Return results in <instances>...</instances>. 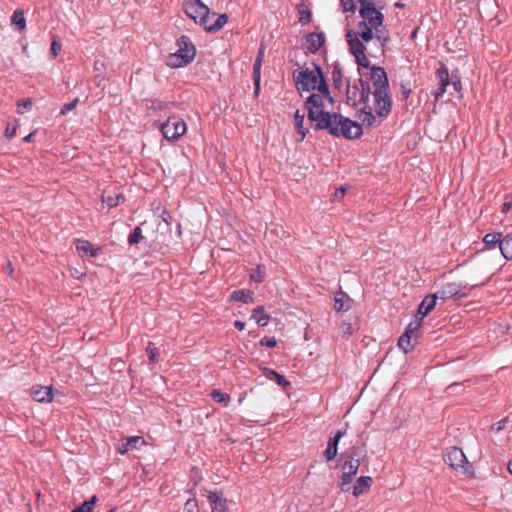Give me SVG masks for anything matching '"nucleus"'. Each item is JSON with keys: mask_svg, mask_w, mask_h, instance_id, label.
<instances>
[{"mask_svg": "<svg viewBox=\"0 0 512 512\" xmlns=\"http://www.w3.org/2000/svg\"><path fill=\"white\" fill-rule=\"evenodd\" d=\"M500 252L506 260H512V228L502 233V241H500Z\"/></svg>", "mask_w": 512, "mask_h": 512, "instance_id": "obj_22", "label": "nucleus"}, {"mask_svg": "<svg viewBox=\"0 0 512 512\" xmlns=\"http://www.w3.org/2000/svg\"><path fill=\"white\" fill-rule=\"evenodd\" d=\"M261 67H262V62H259V61H254V64H253V80H258V79H261Z\"/></svg>", "mask_w": 512, "mask_h": 512, "instance_id": "obj_56", "label": "nucleus"}, {"mask_svg": "<svg viewBox=\"0 0 512 512\" xmlns=\"http://www.w3.org/2000/svg\"><path fill=\"white\" fill-rule=\"evenodd\" d=\"M184 512H199L198 502L195 498H190L186 501Z\"/></svg>", "mask_w": 512, "mask_h": 512, "instance_id": "obj_46", "label": "nucleus"}, {"mask_svg": "<svg viewBox=\"0 0 512 512\" xmlns=\"http://www.w3.org/2000/svg\"><path fill=\"white\" fill-rule=\"evenodd\" d=\"M313 68L304 67L293 71V79L298 92H312L317 90L322 95H327L329 101H333L330 96L328 84L325 80L321 67L312 63Z\"/></svg>", "mask_w": 512, "mask_h": 512, "instance_id": "obj_1", "label": "nucleus"}, {"mask_svg": "<svg viewBox=\"0 0 512 512\" xmlns=\"http://www.w3.org/2000/svg\"><path fill=\"white\" fill-rule=\"evenodd\" d=\"M124 200V197L122 194H115V195H108L102 196V201L107 204L108 207L113 208L120 204L121 201Z\"/></svg>", "mask_w": 512, "mask_h": 512, "instance_id": "obj_38", "label": "nucleus"}, {"mask_svg": "<svg viewBox=\"0 0 512 512\" xmlns=\"http://www.w3.org/2000/svg\"><path fill=\"white\" fill-rule=\"evenodd\" d=\"M373 29L374 27L370 26V29L366 30H357V37L361 38L360 40L363 42H369L373 39Z\"/></svg>", "mask_w": 512, "mask_h": 512, "instance_id": "obj_44", "label": "nucleus"}, {"mask_svg": "<svg viewBox=\"0 0 512 512\" xmlns=\"http://www.w3.org/2000/svg\"><path fill=\"white\" fill-rule=\"evenodd\" d=\"M500 241H502L501 232L487 233L483 238V242L488 249H495L496 247L500 249Z\"/></svg>", "mask_w": 512, "mask_h": 512, "instance_id": "obj_27", "label": "nucleus"}, {"mask_svg": "<svg viewBox=\"0 0 512 512\" xmlns=\"http://www.w3.org/2000/svg\"><path fill=\"white\" fill-rule=\"evenodd\" d=\"M304 114H300L297 110L294 114V124L297 130V133L301 135L299 141H303L308 133V129L304 127Z\"/></svg>", "mask_w": 512, "mask_h": 512, "instance_id": "obj_30", "label": "nucleus"}, {"mask_svg": "<svg viewBox=\"0 0 512 512\" xmlns=\"http://www.w3.org/2000/svg\"><path fill=\"white\" fill-rule=\"evenodd\" d=\"M370 80L372 81L374 91L379 89L382 91L388 90L389 80L386 71L380 66H372L370 68Z\"/></svg>", "mask_w": 512, "mask_h": 512, "instance_id": "obj_9", "label": "nucleus"}, {"mask_svg": "<svg viewBox=\"0 0 512 512\" xmlns=\"http://www.w3.org/2000/svg\"><path fill=\"white\" fill-rule=\"evenodd\" d=\"M318 130H327L331 135L346 139H358L363 134L362 125L338 113H331Z\"/></svg>", "mask_w": 512, "mask_h": 512, "instance_id": "obj_2", "label": "nucleus"}, {"mask_svg": "<svg viewBox=\"0 0 512 512\" xmlns=\"http://www.w3.org/2000/svg\"><path fill=\"white\" fill-rule=\"evenodd\" d=\"M127 445L132 449H140L146 444L145 439L142 436H131L127 438Z\"/></svg>", "mask_w": 512, "mask_h": 512, "instance_id": "obj_42", "label": "nucleus"}, {"mask_svg": "<svg viewBox=\"0 0 512 512\" xmlns=\"http://www.w3.org/2000/svg\"><path fill=\"white\" fill-rule=\"evenodd\" d=\"M178 50L176 51L178 54L182 55H191V61L195 58L196 48L193 45L190 37L186 35H182L177 40Z\"/></svg>", "mask_w": 512, "mask_h": 512, "instance_id": "obj_17", "label": "nucleus"}, {"mask_svg": "<svg viewBox=\"0 0 512 512\" xmlns=\"http://www.w3.org/2000/svg\"><path fill=\"white\" fill-rule=\"evenodd\" d=\"M11 22L12 24L15 25L17 30H24L26 28V19L24 17V12L20 9L15 10L11 17Z\"/></svg>", "mask_w": 512, "mask_h": 512, "instance_id": "obj_33", "label": "nucleus"}, {"mask_svg": "<svg viewBox=\"0 0 512 512\" xmlns=\"http://www.w3.org/2000/svg\"><path fill=\"white\" fill-rule=\"evenodd\" d=\"M372 111L373 108L367 104L363 105V107L356 112V117L362 122L361 125L371 127L376 123L378 116L374 115Z\"/></svg>", "mask_w": 512, "mask_h": 512, "instance_id": "obj_16", "label": "nucleus"}, {"mask_svg": "<svg viewBox=\"0 0 512 512\" xmlns=\"http://www.w3.org/2000/svg\"><path fill=\"white\" fill-rule=\"evenodd\" d=\"M372 478L370 476L359 477L353 486V495L358 497L366 493L372 485Z\"/></svg>", "mask_w": 512, "mask_h": 512, "instance_id": "obj_25", "label": "nucleus"}, {"mask_svg": "<svg viewBox=\"0 0 512 512\" xmlns=\"http://www.w3.org/2000/svg\"><path fill=\"white\" fill-rule=\"evenodd\" d=\"M161 218H162V220H163L167 225H170V224H171L172 216L170 215V213H169L167 210H163V212H162V214H161Z\"/></svg>", "mask_w": 512, "mask_h": 512, "instance_id": "obj_61", "label": "nucleus"}, {"mask_svg": "<svg viewBox=\"0 0 512 512\" xmlns=\"http://www.w3.org/2000/svg\"><path fill=\"white\" fill-rule=\"evenodd\" d=\"M163 137L168 141L178 140L186 133L185 121L179 115H171L159 125Z\"/></svg>", "mask_w": 512, "mask_h": 512, "instance_id": "obj_5", "label": "nucleus"}, {"mask_svg": "<svg viewBox=\"0 0 512 512\" xmlns=\"http://www.w3.org/2000/svg\"><path fill=\"white\" fill-rule=\"evenodd\" d=\"M401 96L404 100H407L411 94L410 82L402 81L400 84Z\"/></svg>", "mask_w": 512, "mask_h": 512, "instance_id": "obj_48", "label": "nucleus"}, {"mask_svg": "<svg viewBox=\"0 0 512 512\" xmlns=\"http://www.w3.org/2000/svg\"><path fill=\"white\" fill-rule=\"evenodd\" d=\"M268 372L275 377V381L279 386L285 388L290 385V382L283 375L274 370H268Z\"/></svg>", "mask_w": 512, "mask_h": 512, "instance_id": "obj_45", "label": "nucleus"}, {"mask_svg": "<svg viewBox=\"0 0 512 512\" xmlns=\"http://www.w3.org/2000/svg\"><path fill=\"white\" fill-rule=\"evenodd\" d=\"M331 74L334 88L340 90L343 85V72L339 63L333 65Z\"/></svg>", "mask_w": 512, "mask_h": 512, "instance_id": "obj_31", "label": "nucleus"}, {"mask_svg": "<svg viewBox=\"0 0 512 512\" xmlns=\"http://www.w3.org/2000/svg\"><path fill=\"white\" fill-rule=\"evenodd\" d=\"M306 47L310 53H316L325 42L323 33H309L305 37Z\"/></svg>", "mask_w": 512, "mask_h": 512, "instance_id": "obj_18", "label": "nucleus"}, {"mask_svg": "<svg viewBox=\"0 0 512 512\" xmlns=\"http://www.w3.org/2000/svg\"><path fill=\"white\" fill-rule=\"evenodd\" d=\"M211 398L219 403L228 404L230 401V396L227 393H223L218 389H214L210 393Z\"/></svg>", "mask_w": 512, "mask_h": 512, "instance_id": "obj_41", "label": "nucleus"}, {"mask_svg": "<svg viewBox=\"0 0 512 512\" xmlns=\"http://www.w3.org/2000/svg\"><path fill=\"white\" fill-rule=\"evenodd\" d=\"M364 456L362 449L355 448L343 464L342 470L356 475L360 466V460Z\"/></svg>", "mask_w": 512, "mask_h": 512, "instance_id": "obj_12", "label": "nucleus"}, {"mask_svg": "<svg viewBox=\"0 0 512 512\" xmlns=\"http://www.w3.org/2000/svg\"><path fill=\"white\" fill-rule=\"evenodd\" d=\"M251 318L254 319L258 326L265 327L270 321V316L265 313L264 306H258L252 311Z\"/></svg>", "mask_w": 512, "mask_h": 512, "instance_id": "obj_26", "label": "nucleus"}, {"mask_svg": "<svg viewBox=\"0 0 512 512\" xmlns=\"http://www.w3.org/2000/svg\"><path fill=\"white\" fill-rule=\"evenodd\" d=\"M265 268L262 265H258L255 269H252L250 273V280L255 283H262L264 281Z\"/></svg>", "mask_w": 512, "mask_h": 512, "instance_id": "obj_37", "label": "nucleus"}, {"mask_svg": "<svg viewBox=\"0 0 512 512\" xmlns=\"http://www.w3.org/2000/svg\"><path fill=\"white\" fill-rule=\"evenodd\" d=\"M208 501L210 503L212 512H228L227 500L223 498L221 492H209Z\"/></svg>", "mask_w": 512, "mask_h": 512, "instance_id": "obj_15", "label": "nucleus"}, {"mask_svg": "<svg viewBox=\"0 0 512 512\" xmlns=\"http://www.w3.org/2000/svg\"><path fill=\"white\" fill-rule=\"evenodd\" d=\"M230 300L248 303L252 300V292L250 290H235L230 295Z\"/></svg>", "mask_w": 512, "mask_h": 512, "instance_id": "obj_32", "label": "nucleus"}, {"mask_svg": "<svg viewBox=\"0 0 512 512\" xmlns=\"http://www.w3.org/2000/svg\"><path fill=\"white\" fill-rule=\"evenodd\" d=\"M359 88H360V102L362 105L369 104V99L371 93L370 83L363 78H359Z\"/></svg>", "mask_w": 512, "mask_h": 512, "instance_id": "obj_28", "label": "nucleus"}, {"mask_svg": "<svg viewBox=\"0 0 512 512\" xmlns=\"http://www.w3.org/2000/svg\"><path fill=\"white\" fill-rule=\"evenodd\" d=\"M437 299L438 297L436 294H429L422 300L417 312V315H420L421 320L434 309Z\"/></svg>", "mask_w": 512, "mask_h": 512, "instance_id": "obj_21", "label": "nucleus"}, {"mask_svg": "<svg viewBox=\"0 0 512 512\" xmlns=\"http://www.w3.org/2000/svg\"><path fill=\"white\" fill-rule=\"evenodd\" d=\"M170 106H173L172 102L162 101V100H153L151 101V105L148 106L149 111H163L169 109Z\"/></svg>", "mask_w": 512, "mask_h": 512, "instance_id": "obj_39", "label": "nucleus"}, {"mask_svg": "<svg viewBox=\"0 0 512 512\" xmlns=\"http://www.w3.org/2000/svg\"><path fill=\"white\" fill-rule=\"evenodd\" d=\"M105 70V64L104 62L100 60H96L94 62V71L96 72L95 77H102L103 71Z\"/></svg>", "mask_w": 512, "mask_h": 512, "instance_id": "obj_55", "label": "nucleus"}, {"mask_svg": "<svg viewBox=\"0 0 512 512\" xmlns=\"http://www.w3.org/2000/svg\"><path fill=\"white\" fill-rule=\"evenodd\" d=\"M354 57H355V61H356L358 66H361V67H364V68H368L369 67L370 63H369L368 59L366 58L365 52L364 53L355 54Z\"/></svg>", "mask_w": 512, "mask_h": 512, "instance_id": "obj_50", "label": "nucleus"}, {"mask_svg": "<svg viewBox=\"0 0 512 512\" xmlns=\"http://www.w3.org/2000/svg\"><path fill=\"white\" fill-rule=\"evenodd\" d=\"M512 209V202L511 201H508L507 199L504 201V203L502 204V207H501V211L503 213H508L510 212Z\"/></svg>", "mask_w": 512, "mask_h": 512, "instance_id": "obj_62", "label": "nucleus"}, {"mask_svg": "<svg viewBox=\"0 0 512 512\" xmlns=\"http://www.w3.org/2000/svg\"><path fill=\"white\" fill-rule=\"evenodd\" d=\"M76 250L81 257L89 256L96 258L100 255L102 248L94 247L88 240L77 239L75 240Z\"/></svg>", "mask_w": 512, "mask_h": 512, "instance_id": "obj_11", "label": "nucleus"}, {"mask_svg": "<svg viewBox=\"0 0 512 512\" xmlns=\"http://www.w3.org/2000/svg\"><path fill=\"white\" fill-rule=\"evenodd\" d=\"M60 50L61 45L56 40H53L50 47L52 58H56Z\"/></svg>", "mask_w": 512, "mask_h": 512, "instance_id": "obj_58", "label": "nucleus"}, {"mask_svg": "<svg viewBox=\"0 0 512 512\" xmlns=\"http://www.w3.org/2000/svg\"><path fill=\"white\" fill-rule=\"evenodd\" d=\"M17 131V126L12 125L11 123L7 124V127L5 129L4 135L5 137L10 140L15 137Z\"/></svg>", "mask_w": 512, "mask_h": 512, "instance_id": "obj_53", "label": "nucleus"}, {"mask_svg": "<svg viewBox=\"0 0 512 512\" xmlns=\"http://www.w3.org/2000/svg\"><path fill=\"white\" fill-rule=\"evenodd\" d=\"M141 239H143L142 229L139 226H136L128 236V243L129 245H135L138 244Z\"/></svg>", "mask_w": 512, "mask_h": 512, "instance_id": "obj_40", "label": "nucleus"}, {"mask_svg": "<svg viewBox=\"0 0 512 512\" xmlns=\"http://www.w3.org/2000/svg\"><path fill=\"white\" fill-rule=\"evenodd\" d=\"M411 336L408 333H403L398 340V347L403 350L404 353H408L413 349L411 345Z\"/></svg>", "mask_w": 512, "mask_h": 512, "instance_id": "obj_35", "label": "nucleus"}, {"mask_svg": "<svg viewBox=\"0 0 512 512\" xmlns=\"http://www.w3.org/2000/svg\"><path fill=\"white\" fill-rule=\"evenodd\" d=\"M359 14L363 21L369 23L375 30L383 24L384 16L376 7H361Z\"/></svg>", "mask_w": 512, "mask_h": 512, "instance_id": "obj_10", "label": "nucleus"}, {"mask_svg": "<svg viewBox=\"0 0 512 512\" xmlns=\"http://www.w3.org/2000/svg\"><path fill=\"white\" fill-rule=\"evenodd\" d=\"M345 433V430H337L335 435L329 438L327 447L323 452V455L327 461H331L336 457L339 441L345 435Z\"/></svg>", "mask_w": 512, "mask_h": 512, "instance_id": "obj_13", "label": "nucleus"}, {"mask_svg": "<svg viewBox=\"0 0 512 512\" xmlns=\"http://www.w3.org/2000/svg\"><path fill=\"white\" fill-rule=\"evenodd\" d=\"M372 96L374 102L373 109L375 110L376 115L381 119L386 118L390 114L392 108V100L388 90L381 91L379 89L378 91H373Z\"/></svg>", "mask_w": 512, "mask_h": 512, "instance_id": "obj_8", "label": "nucleus"}, {"mask_svg": "<svg viewBox=\"0 0 512 512\" xmlns=\"http://www.w3.org/2000/svg\"><path fill=\"white\" fill-rule=\"evenodd\" d=\"M342 471H343V473H342V476H341L340 486H341L342 490H345V486L349 485L352 482V479H353V477L355 475L352 474V473L346 472L344 470H342Z\"/></svg>", "mask_w": 512, "mask_h": 512, "instance_id": "obj_49", "label": "nucleus"}, {"mask_svg": "<svg viewBox=\"0 0 512 512\" xmlns=\"http://www.w3.org/2000/svg\"><path fill=\"white\" fill-rule=\"evenodd\" d=\"M340 4L345 12L356 11V5L353 0H340Z\"/></svg>", "mask_w": 512, "mask_h": 512, "instance_id": "obj_51", "label": "nucleus"}, {"mask_svg": "<svg viewBox=\"0 0 512 512\" xmlns=\"http://www.w3.org/2000/svg\"><path fill=\"white\" fill-rule=\"evenodd\" d=\"M32 398L39 403H50L53 400L51 386H36L31 389Z\"/></svg>", "mask_w": 512, "mask_h": 512, "instance_id": "obj_14", "label": "nucleus"}, {"mask_svg": "<svg viewBox=\"0 0 512 512\" xmlns=\"http://www.w3.org/2000/svg\"><path fill=\"white\" fill-rule=\"evenodd\" d=\"M191 62V55H182L175 52L168 56L166 64L171 68H180L188 65Z\"/></svg>", "mask_w": 512, "mask_h": 512, "instance_id": "obj_23", "label": "nucleus"}, {"mask_svg": "<svg viewBox=\"0 0 512 512\" xmlns=\"http://www.w3.org/2000/svg\"><path fill=\"white\" fill-rule=\"evenodd\" d=\"M347 42L349 45L350 52L355 55L364 53L366 50L363 42L357 37V34L353 30H349L346 34Z\"/></svg>", "mask_w": 512, "mask_h": 512, "instance_id": "obj_20", "label": "nucleus"}, {"mask_svg": "<svg viewBox=\"0 0 512 512\" xmlns=\"http://www.w3.org/2000/svg\"><path fill=\"white\" fill-rule=\"evenodd\" d=\"M478 286L479 284L469 285L468 283L447 282L442 284L435 294L442 300L451 298L462 299L468 296L471 289Z\"/></svg>", "mask_w": 512, "mask_h": 512, "instance_id": "obj_4", "label": "nucleus"}, {"mask_svg": "<svg viewBox=\"0 0 512 512\" xmlns=\"http://www.w3.org/2000/svg\"><path fill=\"white\" fill-rule=\"evenodd\" d=\"M184 11L188 17L195 23L204 27L210 19L209 8L201 0H186L184 2Z\"/></svg>", "mask_w": 512, "mask_h": 512, "instance_id": "obj_6", "label": "nucleus"}, {"mask_svg": "<svg viewBox=\"0 0 512 512\" xmlns=\"http://www.w3.org/2000/svg\"><path fill=\"white\" fill-rule=\"evenodd\" d=\"M79 102V99L78 98H75L73 101L69 102V103H65L61 109H60V115L64 116L66 115L68 112L72 111L73 109L76 108L77 104Z\"/></svg>", "mask_w": 512, "mask_h": 512, "instance_id": "obj_47", "label": "nucleus"}, {"mask_svg": "<svg viewBox=\"0 0 512 512\" xmlns=\"http://www.w3.org/2000/svg\"><path fill=\"white\" fill-rule=\"evenodd\" d=\"M445 92H446V88L439 85L438 89L434 92L435 100L439 101L443 97Z\"/></svg>", "mask_w": 512, "mask_h": 512, "instance_id": "obj_59", "label": "nucleus"}, {"mask_svg": "<svg viewBox=\"0 0 512 512\" xmlns=\"http://www.w3.org/2000/svg\"><path fill=\"white\" fill-rule=\"evenodd\" d=\"M361 7H375L373 0H357Z\"/></svg>", "mask_w": 512, "mask_h": 512, "instance_id": "obj_64", "label": "nucleus"}, {"mask_svg": "<svg viewBox=\"0 0 512 512\" xmlns=\"http://www.w3.org/2000/svg\"><path fill=\"white\" fill-rule=\"evenodd\" d=\"M346 103L347 105L356 108L361 104L360 102V88L358 85H351L350 79L347 80L346 88Z\"/></svg>", "mask_w": 512, "mask_h": 512, "instance_id": "obj_19", "label": "nucleus"}, {"mask_svg": "<svg viewBox=\"0 0 512 512\" xmlns=\"http://www.w3.org/2000/svg\"><path fill=\"white\" fill-rule=\"evenodd\" d=\"M298 13L301 25H306L311 21V11L303 3L298 5Z\"/></svg>", "mask_w": 512, "mask_h": 512, "instance_id": "obj_34", "label": "nucleus"}, {"mask_svg": "<svg viewBox=\"0 0 512 512\" xmlns=\"http://www.w3.org/2000/svg\"><path fill=\"white\" fill-rule=\"evenodd\" d=\"M97 500V496L94 495L91 499L84 501L80 506L76 507L71 512H91Z\"/></svg>", "mask_w": 512, "mask_h": 512, "instance_id": "obj_36", "label": "nucleus"}, {"mask_svg": "<svg viewBox=\"0 0 512 512\" xmlns=\"http://www.w3.org/2000/svg\"><path fill=\"white\" fill-rule=\"evenodd\" d=\"M146 352L149 357V361L152 363L158 362L159 359V351L153 342H149L146 347Z\"/></svg>", "mask_w": 512, "mask_h": 512, "instance_id": "obj_43", "label": "nucleus"}, {"mask_svg": "<svg viewBox=\"0 0 512 512\" xmlns=\"http://www.w3.org/2000/svg\"><path fill=\"white\" fill-rule=\"evenodd\" d=\"M17 106H18V113H22L21 108L30 109L32 107V101L29 98L22 99L18 102Z\"/></svg>", "mask_w": 512, "mask_h": 512, "instance_id": "obj_57", "label": "nucleus"}, {"mask_svg": "<svg viewBox=\"0 0 512 512\" xmlns=\"http://www.w3.org/2000/svg\"><path fill=\"white\" fill-rule=\"evenodd\" d=\"M334 308H335V310L337 312H340V311H343V310H347V308H345V306H344L343 300L342 299H338V298L335 299Z\"/></svg>", "mask_w": 512, "mask_h": 512, "instance_id": "obj_60", "label": "nucleus"}, {"mask_svg": "<svg viewBox=\"0 0 512 512\" xmlns=\"http://www.w3.org/2000/svg\"><path fill=\"white\" fill-rule=\"evenodd\" d=\"M323 97L327 98V95L312 93L305 100L308 119L313 124L315 130H318L331 114L324 110Z\"/></svg>", "mask_w": 512, "mask_h": 512, "instance_id": "obj_3", "label": "nucleus"}, {"mask_svg": "<svg viewBox=\"0 0 512 512\" xmlns=\"http://www.w3.org/2000/svg\"><path fill=\"white\" fill-rule=\"evenodd\" d=\"M259 344L267 348H274L277 345V340L274 337H264L260 340Z\"/></svg>", "mask_w": 512, "mask_h": 512, "instance_id": "obj_52", "label": "nucleus"}, {"mask_svg": "<svg viewBox=\"0 0 512 512\" xmlns=\"http://www.w3.org/2000/svg\"><path fill=\"white\" fill-rule=\"evenodd\" d=\"M129 450H131V448L127 445V441L121 443L118 447V452L122 455L126 454Z\"/></svg>", "mask_w": 512, "mask_h": 512, "instance_id": "obj_63", "label": "nucleus"}, {"mask_svg": "<svg viewBox=\"0 0 512 512\" xmlns=\"http://www.w3.org/2000/svg\"><path fill=\"white\" fill-rule=\"evenodd\" d=\"M436 76L439 80V85L447 88L450 84L449 69L444 63H440L439 68L436 70Z\"/></svg>", "mask_w": 512, "mask_h": 512, "instance_id": "obj_29", "label": "nucleus"}, {"mask_svg": "<svg viewBox=\"0 0 512 512\" xmlns=\"http://www.w3.org/2000/svg\"><path fill=\"white\" fill-rule=\"evenodd\" d=\"M212 17H216V20L213 23H210V20L207 22V25H204V30L207 32H217L223 28V26L228 22V15L226 13L217 14L212 13Z\"/></svg>", "mask_w": 512, "mask_h": 512, "instance_id": "obj_24", "label": "nucleus"}, {"mask_svg": "<svg viewBox=\"0 0 512 512\" xmlns=\"http://www.w3.org/2000/svg\"><path fill=\"white\" fill-rule=\"evenodd\" d=\"M444 461L457 472L466 474L471 469V465L467 460L466 455L462 449L458 447L450 448L444 455Z\"/></svg>", "mask_w": 512, "mask_h": 512, "instance_id": "obj_7", "label": "nucleus"}, {"mask_svg": "<svg viewBox=\"0 0 512 512\" xmlns=\"http://www.w3.org/2000/svg\"><path fill=\"white\" fill-rule=\"evenodd\" d=\"M420 330V323H410L406 329H405V333H408L409 336H413V335H416Z\"/></svg>", "mask_w": 512, "mask_h": 512, "instance_id": "obj_54", "label": "nucleus"}]
</instances>
